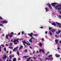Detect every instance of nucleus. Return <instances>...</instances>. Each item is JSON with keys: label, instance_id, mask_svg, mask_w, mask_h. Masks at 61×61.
Here are the masks:
<instances>
[{"label": "nucleus", "instance_id": "338daca9", "mask_svg": "<svg viewBox=\"0 0 61 61\" xmlns=\"http://www.w3.org/2000/svg\"><path fill=\"white\" fill-rule=\"evenodd\" d=\"M8 44H6V46H8Z\"/></svg>", "mask_w": 61, "mask_h": 61}, {"label": "nucleus", "instance_id": "f3484780", "mask_svg": "<svg viewBox=\"0 0 61 61\" xmlns=\"http://www.w3.org/2000/svg\"><path fill=\"white\" fill-rule=\"evenodd\" d=\"M53 57H51V58H49V60H53Z\"/></svg>", "mask_w": 61, "mask_h": 61}, {"label": "nucleus", "instance_id": "f704fd0d", "mask_svg": "<svg viewBox=\"0 0 61 61\" xmlns=\"http://www.w3.org/2000/svg\"><path fill=\"white\" fill-rule=\"evenodd\" d=\"M9 44H10V46H12V45H13V43H10Z\"/></svg>", "mask_w": 61, "mask_h": 61}, {"label": "nucleus", "instance_id": "6ab92c4d", "mask_svg": "<svg viewBox=\"0 0 61 61\" xmlns=\"http://www.w3.org/2000/svg\"><path fill=\"white\" fill-rule=\"evenodd\" d=\"M16 61V59L15 58H14L13 60V61Z\"/></svg>", "mask_w": 61, "mask_h": 61}, {"label": "nucleus", "instance_id": "0eeeda50", "mask_svg": "<svg viewBox=\"0 0 61 61\" xmlns=\"http://www.w3.org/2000/svg\"><path fill=\"white\" fill-rule=\"evenodd\" d=\"M46 5H48V6L50 8V9H52V7L51 6L50 4H49L47 3L46 4Z\"/></svg>", "mask_w": 61, "mask_h": 61}, {"label": "nucleus", "instance_id": "864d4df0", "mask_svg": "<svg viewBox=\"0 0 61 61\" xmlns=\"http://www.w3.org/2000/svg\"><path fill=\"white\" fill-rule=\"evenodd\" d=\"M41 49L40 50V51H39L40 53H41Z\"/></svg>", "mask_w": 61, "mask_h": 61}, {"label": "nucleus", "instance_id": "e433bc0d", "mask_svg": "<svg viewBox=\"0 0 61 61\" xmlns=\"http://www.w3.org/2000/svg\"><path fill=\"white\" fill-rule=\"evenodd\" d=\"M9 57L10 59H11V58H12V56H11V55H10L9 56Z\"/></svg>", "mask_w": 61, "mask_h": 61}, {"label": "nucleus", "instance_id": "79ce46f5", "mask_svg": "<svg viewBox=\"0 0 61 61\" xmlns=\"http://www.w3.org/2000/svg\"><path fill=\"white\" fill-rule=\"evenodd\" d=\"M11 34L12 35H14V33L12 32H11Z\"/></svg>", "mask_w": 61, "mask_h": 61}, {"label": "nucleus", "instance_id": "393cba45", "mask_svg": "<svg viewBox=\"0 0 61 61\" xmlns=\"http://www.w3.org/2000/svg\"><path fill=\"white\" fill-rule=\"evenodd\" d=\"M1 46H2V47H4L5 46L3 44H2Z\"/></svg>", "mask_w": 61, "mask_h": 61}, {"label": "nucleus", "instance_id": "a878e982", "mask_svg": "<svg viewBox=\"0 0 61 61\" xmlns=\"http://www.w3.org/2000/svg\"><path fill=\"white\" fill-rule=\"evenodd\" d=\"M9 48H10V49H13V47H9Z\"/></svg>", "mask_w": 61, "mask_h": 61}, {"label": "nucleus", "instance_id": "a18cd8bd", "mask_svg": "<svg viewBox=\"0 0 61 61\" xmlns=\"http://www.w3.org/2000/svg\"><path fill=\"white\" fill-rule=\"evenodd\" d=\"M52 29V28H51L50 27H49V30H51V29Z\"/></svg>", "mask_w": 61, "mask_h": 61}, {"label": "nucleus", "instance_id": "412c9836", "mask_svg": "<svg viewBox=\"0 0 61 61\" xmlns=\"http://www.w3.org/2000/svg\"><path fill=\"white\" fill-rule=\"evenodd\" d=\"M45 9L46 10V12H48V11H49V10L47 8H45Z\"/></svg>", "mask_w": 61, "mask_h": 61}, {"label": "nucleus", "instance_id": "ddd939ff", "mask_svg": "<svg viewBox=\"0 0 61 61\" xmlns=\"http://www.w3.org/2000/svg\"><path fill=\"white\" fill-rule=\"evenodd\" d=\"M23 58H26L27 57H28V56H23Z\"/></svg>", "mask_w": 61, "mask_h": 61}, {"label": "nucleus", "instance_id": "052dcab7", "mask_svg": "<svg viewBox=\"0 0 61 61\" xmlns=\"http://www.w3.org/2000/svg\"><path fill=\"white\" fill-rule=\"evenodd\" d=\"M59 43H60V44H61V41H60Z\"/></svg>", "mask_w": 61, "mask_h": 61}, {"label": "nucleus", "instance_id": "2eb2a0df", "mask_svg": "<svg viewBox=\"0 0 61 61\" xmlns=\"http://www.w3.org/2000/svg\"><path fill=\"white\" fill-rule=\"evenodd\" d=\"M51 24L52 25H54V26H56V24L55 23H52Z\"/></svg>", "mask_w": 61, "mask_h": 61}, {"label": "nucleus", "instance_id": "ea45409f", "mask_svg": "<svg viewBox=\"0 0 61 61\" xmlns=\"http://www.w3.org/2000/svg\"><path fill=\"white\" fill-rule=\"evenodd\" d=\"M17 44V43H16V42H14V45H16Z\"/></svg>", "mask_w": 61, "mask_h": 61}, {"label": "nucleus", "instance_id": "6e6552de", "mask_svg": "<svg viewBox=\"0 0 61 61\" xmlns=\"http://www.w3.org/2000/svg\"><path fill=\"white\" fill-rule=\"evenodd\" d=\"M18 46H17V47L16 48H14V49H13V51H15V50H16V49H18Z\"/></svg>", "mask_w": 61, "mask_h": 61}, {"label": "nucleus", "instance_id": "69168bd1", "mask_svg": "<svg viewBox=\"0 0 61 61\" xmlns=\"http://www.w3.org/2000/svg\"><path fill=\"white\" fill-rule=\"evenodd\" d=\"M42 40H43V41H44V39L43 38H42L41 39Z\"/></svg>", "mask_w": 61, "mask_h": 61}, {"label": "nucleus", "instance_id": "3c124183", "mask_svg": "<svg viewBox=\"0 0 61 61\" xmlns=\"http://www.w3.org/2000/svg\"><path fill=\"white\" fill-rule=\"evenodd\" d=\"M18 60H21V59L20 58H19L18 59Z\"/></svg>", "mask_w": 61, "mask_h": 61}, {"label": "nucleus", "instance_id": "9d476101", "mask_svg": "<svg viewBox=\"0 0 61 61\" xmlns=\"http://www.w3.org/2000/svg\"><path fill=\"white\" fill-rule=\"evenodd\" d=\"M23 48V46H22V45H21L20 46V47L19 48V50H20V49H21V48Z\"/></svg>", "mask_w": 61, "mask_h": 61}, {"label": "nucleus", "instance_id": "6e6d98bb", "mask_svg": "<svg viewBox=\"0 0 61 61\" xmlns=\"http://www.w3.org/2000/svg\"><path fill=\"white\" fill-rule=\"evenodd\" d=\"M13 40L12 39L11 40V42H13Z\"/></svg>", "mask_w": 61, "mask_h": 61}, {"label": "nucleus", "instance_id": "5fc2aeb1", "mask_svg": "<svg viewBox=\"0 0 61 61\" xmlns=\"http://www.w3.org/2000/svg\"><path fill=\"white\" fill-rule=\"evenodd\" d=\"M56 33L57 34V35H58L59 34H58V32H56Z\"/></svg>", "mask_w": 61, "mask_h": 61}, {"label": "nucleus", "instance_id": "c756f323", "mask_svg": "<svg viewBox=\"0 0 61 61\" xmlns=\"http://www.w3.org/2000/svg\"><path fill=\"white\" fill-rule=\"evenodd\" d=\"M39 59H40V61H43V60L41 58H39Z\"/></svg>", "mask_w": 61, "mask_h": 61}, {"label": "nucleus", "instance_id": "2f4dec72", "mask_svg": "<svg viewBox=\"0 0 61 61\" xmlns=\"http://www.w3.org/2000/svg\"><path fill=\"white\" fill-rule=\"evenodd\" d=\"M52 55H50L49 56H48V57H52Z\"/></svg>", "mask_w": 61, "mask_h": 61}, {"label": "nucleus", "instance_id": "dca6fc26", "mask_svg": "<svg viewBox=\"0 0 61 61\" xmlns=\"http://www.w3.org/2000/svg\"><path fill=\"white\" fill-rule=\"evenodd\" d=\"M31 58H32L30 57L29 58H27V60H26V61H29V59H31Z\"/></svg>", "mask_w": 61, "mask_h": 61}, {"label": "nucleus", "instance_id": "49530a36", "mask_svg": "<svg viewBox=\"0 0 61 61\" xmlns=\"http://www.w3.org/2000/svg\"><path fill=\"white\" fill-rule=\"evenodd\" d=\"M55 36L56 37H58V36H57L56 35H55Z\"/></svg>", "mask_w": 61, "mask_h": 61}, {"label": "nucleus", "instance_id": "c03bdc74", "mask_svg": "<svg viewBox=\"0 0 61 61\" xmlns=\"http://www.w3.org/2000/svg\"><path fill=\"white\" fill-rule=\"evenodd\" d=\"M6 37L7 39H8V36H7V35H6Z\"/></svg>", "mask_w": 61, "mask_h": 61}, {"label": "nucleus", "instance_id": "f257e3e1", "mask_svg": "<svg viewBox=\"0 0 61 61\" xmlns=\"http://www.w3.org/2000/svg\"><path fill=\"white\" fill-rule=\"evenodd\" d=\"M61 5H56L55 7V8L56 9H57L59 11H61Z\"/></svg>", "mask_w": 61, "mask_h": 61}, {"label": "nucleus", "instance_id": "603ef678", "mask_svg": "<svg viewBox=\"0 0 61 61\" xmlns=\"http://www.w3.org/2000/svg\"><path fill=\"white\" fill-rule=\"evenodd\" d=\"M21 33L22 35H24V32L22 31L21 32Z\"/></svg>", "mask_w": 61, "mask_h": 61}, {"label": "nucleus", "instance_id": "b1692460", "mask_svg": "<svg viewBox=\"0 0 61 61\" xmlns=\"http://www.w3.org/2000/svg\"><path fill=\"white\" fill-rule=\"evenodd\" d=\"M17 54L19 56V52L17 51Z\"/></svg>", "mask_w": 61, "mask_h": 61}, {"label": "nucleus", "instance_id": "cd10ccee", "mask_svg": "<svg viewBox=\"0 0 61 61\" xmlns=\"http://www.w3.org/2000/svg\"><path fill=\"white\" fill-rule=\"evenodd\" d=\"M61 32V30H58V33H60V32Z\"/></svg>", "mask_w": 61, "mask_h": 61}, {"label": "nucleus", "instance_id": "680f3d73", "mask_svg": "<svg viewBox=\"0 0 61 61\" xmlns=\"http://www.w3.org/2000/svg\"><path fill=\"white\" fill-rule=\"evenodd\" d=\"M47 32L46 31L45 32V34H47Z\"/></svg>", "mask_w": 61, "mask_h": 61}, {"label": "nucleus", "instance_id": "1a4fd4ad", "mask_svg": "<svg viewBox=\"0 0 61 61\" xmlns=\"http://www.w3.org/2000/svg\"><path fill=\"white\" fill-rule=\"evenodd\" d=\"M60 55H58L57 54H56L55 55V56L56 57H60Z\"/></svg>", "mask_w": 61, "mask_h": 61}, {"label": "nucleus", "instance_id": "4c0bfd02", "mask_svg": "<svg viewBox=\"0 0 61 61\" xmlns=\"http://www.w3.org/2000/svg\"><path fill=\"white\" fill-rule=\"evenodd\" d=\"M4 50L5 51L6 50V48H5V47L4 48Z\"/></svg>", "mask_w": 61, "mask_h": 61}, {"label": "nucleus", "instance_id": "bf43d9fd", "mask_svg": "<svg viewBox=\"0 0 61 61\" xmlns=\"http://www.w3.org/2000/svg\"><path fill=\"white\" fill-rule=\"evenodd\" d=\"M36 53H39V52H38V51H37Z\"/></svg>", "mask_w": 61, "mask_h": 61}, {"label": "nucleus", "instance_id": "4be33fe9", "mask_svg": "<svg viewBox=\"0 0 61 61\" xmlns=\"http://www.w3.org/2000/svg\"><path fill=\"white\" fill-rule=\"evenodd\" d=\"M56 23L57 24V25H61V24H60V23H59L57 22H56Z\"/></svg>", "mask_w": 61, "mask_h": 61}, {"label": "nucleus", "instance_id": "39448f33", "mask_svg": "<svg viewBox=\"0 0 61 61\" xmlns=\"http://www.w3.org/2000/svg\"><path fill=\"white\" fill-rule=\"evenodd\" d=\"M19 39H16V40H14L13 41V43H15V42H19Z\"/></svg>", "mask_w": 61, "mask_h": 61}, {"label": "nucleus", "instance_id": "bb28decb", "mask_svg": "<svg viewBox=\"0 0 61 61\" xmlns=\"http://www.w3.org/2000/svg\"><path fill=\"white\" fill-rule=\"evenodd\" d=\"M40 46H42V43H40Z\"/></svg>", "mask_w": 61, "mask_h": 61}, {"label": "nucleus", "instance_id": "de8ad7c7", "mask_svg": "<svg viewBox=\"0 0 61 61\" xmlns=\"http://www.w3.org/2000/svg\"><path fill=\"white\" fill-rule=\"evenodd\" d=\"M40 28H41V29H42L43 28V26H41V27H40Z\"/></svg>", "mask_w": 61, "mask_h": 61}, {"label": "nucleus", "instance_id": "58836bf2", "mask_svg": "<svg viewBox=\"0 0 61 61\" xmlns=\"http://www.w3.org/2000/svg\"><path fill=\"white\" fill-rule=\"evenodd\" d=\"M29 42H31V43H32V40H29Z\"/></svg>", "mask_w": 61, "mask_h": 61}, {"label": "nucleus", "instance_id": "4468645a", "mask_svg": "<svg viewBox=\"0 0 61 61\" xmlns=\"http://www.w3.org/2000/svg\"><path fill=\"white\" fill-rule=\"evenodd\" d=\"M25 43L26 44H27V45H28V46H30V43H27L26 42H25Z\"/></svg>", "mask_w": 61, "mask_h": 61}, {"label": "nucleus", "instance_id": "aec40b11", "mask_svg": "<svg viewBox=\"0 0 61 61\" xmlns=\"http://www.w3.org/2000/svg\"><path fill=\"white\" fill-rule=\"evenodd\" d=\"M55 41L56 43L57 44H58V40H56Z\"/></svg>", "mask_w": 61, "mask_h": 61}, {"label": "nucleus", "instance_id": "20e7f679", "mask_svg": "<svg viewBox=\"0 0 61 61\" xmlns=\"http://www.w3.org/2000/svg\"><path fill=\"white\" fill-rule=\"evenodd\" d=\"M56 4H58V3H51V5L52 6L54 7L56 5Z\"/></svg>", "mask_w": 61, "mask_h": 61}, {"label": "nucleus", "instance_id": "37998d69", "mask_svg": "<svg viewBox=\"0 0 61 61\" xmlns=\"http://www.w3.org/2000/svg\"><path fill=\"white\" fill-rule=\"evenodd\" d=\"M49 53H50V52H47V53L46 54V55H47V54H49Z\"/></svg>", "mask_w": 61, "mask_h": 61}, {"label": "nucleus", "instance_id": "473e14b6", "mask_svg": "<svg viewBox=\"0 0 61 61\" xmlns=\"http://www.w3.org/2000/svg\"><path fill=\"white\" fill-rule=\"evenodd\" d=\"M33 36H37V34H34L33 35Z\"/></svg>", "mask_w": 61, "mask_h": 61}, {"label": "nucleus", "instance_id": "7c9ffc66", "mask_svg": "<svg viewBox=\"0 0 61 61\" xmlns=\"http://www.w3.org/2000/svg\"><path fill=\"white\" fill-rule=\"evenodd\" d=\"M50 35H51V36H52L53 35V34H52V33L51 32H50Z\"/></svg>", "mask_w": 61, "mask_h": 61}, {"label": "nucleus", "instance_id": "72a5a7b5", "mask_svg": "<svg viewBox=\"0 0 61 61\" xmlns=\"http://www.w3.org/2000/svg\"><path fill=\"white\" fill-rule=\"evenodd\" d=\"M32 58H33V59H35H35H36V57H33Z\"/></svg>", "mask_w": 61, "mask_h": 61}, {"label": "nucleus", "instance_id": "f03ea898", "mask_svg": "<svg viewBox=\"0 0 61 61\" xmlns=\"http://www.w3.org/2000/svg\"><path fill=\"white\" fill-rule=\"evenodd\" d=\"M28 35L29 36H30V37H31L32 39H34V37H33V33H31L30 34H28Z\"/></svg>", "mask_w": 61, "mask_h": 61}, {"label": "nucleus", "instance_id": "423d86ee", "mask_svg": "<svg viewBox=\"0 0 61 61\" xmlns=\"http://www.w3.org/2000/svg\"><path fill=\"white\" fill-rule=\"evenodd\" d=\"M3 57H2V58L3 60H5V58L7 57V56L4 55Z\"/></svg>", "mask_w": 61, "mask_h": 61}, {"label": "nucleus", "instance_id": "4d7b16f0", "mask_svg": "<svg viewBox=\"0 0 61 61\" xmlns=\"http://www.w3.org/2000/svg\"><path fill=\"white\" fill-rule=\"evenodd\" d=\"M57 49H60V48L59 47L57 48Z\"/></svg>", "mask_w": 61, "mask_h": 61}, {"label": "nucleus", "instance_id": "a19ab883", "mask_svg": "<svg viewBox=\"0 0 61 61\" xmlns=\"http://www.w3.org/2000/svg\"><path fill=\"white\" fill-rule=\"evenodd\" d=\"M59 18H60L61 19V15H59Z\"/></svg>", "mask_w": 61, "mask_h": 61}, {"label": "nucleus", "instance_id": "13d9d810", "mask_svg": "<svg viewBox=\"0 0 61 61\" xmlns=\"http://www.w3.org/2000/svg\"><path fill=\"white\" fill-rule=\"evenodd\" d=\"M11 53H12V51H10V54H11Z\"/></svg>", "mask_w": 61, "mask_h": 61}, {"label": "nucleus", "instance_id": "5701e85b", "mask_svg": "<svg viewBox=\"0 0 61 61\" xmlns=\"http://www.w3.org/2000/svg\"><path fill=\"white\" fill-rule=\"evenodd\" d=\"M51 31L52 32H54L56 31V30H51Z\"/></svg>", "mask_w": 61, "mask_h": 61}, {"label": "nucleus", "instance_id": "9b49d317", "mask_svg": "<svg viewBox=\"0 0 61 61\" xmlns=\"http://www.w3.org/2000/svg\"><path fill=\"white\" fill-rule=\"evenodd\" d=\"M25 42H26V41H25V40L24 41H22V42L23 43V45H24V46H25Z\"/></svg>", "mask_w": 61, "mask_h": 61}, {"label": "nucleus", "instance_id": "7ed1b4c3", "mask_svg": "<svg viewBox=\"0 0 61 61\" xmlns=\"http://www.w3.org/2000/svg\"><path fill=\"white\" fill-rule=\"evenodd\" d=\"M0 22L2 23V24H6L8 23V21L7 20H4L2 21H1Z\"/></svg>", "mask_w": 61, "mask_h": 61}, {"label": "nucleus", "instance_id": "e2e57ef3", "mask_svg": "<svg viewBox=\"0 0 61 61\" xmlns=\"http://www.w3.org/2000/svg\"><path fill=\"white\" fill-rule=\"evenodd\" d=\"M0 26H2V25L1 24V23H0Z\"/></svg>", "mask_w": 61, "mask_h": 61}, {"label": "nucleus", "instance_id": "09e8293b", "mask_svg": "<svg viewBox=\"0 0 61 61\" xmlns=\"http://www.w3.org/2000/svg\"><path fill=\"white\" fill-rule=\"evenodd\" d=\"M0 19H3V18L1 16H0Z\"/></svg>", "mask_w": 61, "mask_h": 61}, {"label": "nucleus", "instance_id": "774afa93", "mask_svg": "<svg viewBox=\"0 0 61 61\" xmlns=\"http://www.w3.org/2000/svg\"><path fill=\"white\" fill-rule=\"evenodd\" d=\"M6 53H8V51H7L6 52Z\"/></svg>", "mask_w": 61, "mask_h": 61}, {"label": "nucleus", "instance_id": "0e129e2a", "mask_svg": "<svg viewBox=\"0 0 61 61\" xmlns=\"http://www.w3.org/2000/svg\"><path fill=\"white\" fill-rule=\"evenodd\" d=\"M18 35H20V33H19L18 34Z\"/></svg>", "mask_w": 61, "mask_h": 61}, {"label": "nucleus", "instance_id": "f8f14e48", "mask_svg": "<svg viewBox=\"0 0 61 61\" xmlns=\"http://www.w3.org/2000/svg\"><path fill=\"white\" fill-rule=\"evenodd\" d=\"M44 60H49V58L45 57V59H44Z\"/></svg>", "mask_w": 61, "mask_h": 61}, {"label": "nucleus", "instance_id": "c85d7f7f", "mask_svg": "<svg viewBox=\"0 0 61 61\" xmlns=\"http://www.w3.org/2000/svg\"><path fill=\"white\" fill-rule=\"evenodd\" d=\"M25 52H27V49H25Z\"/></svg>", "mask_w": 61, "mask_h": 61}, {"label": "nucleus", "instance_id": "c9c22d12", "mask_svg": "<svg viewBox=\"0 0 61 61\" xmlns=\"http://www.w3.org/2000/svg\"><path fill=\"white\" fill-rule=\"evenodd\" d=\"M12 35L10 34V37L11 38V37H12Z\"/></svg>", "mask_w": 61, "mask_h": 61}, {"label": "nucleus", "instance_id": "8fccbe9b", "mask_svg": "<svg viewBox=\"0 0 61 61\" xmlns=\"http://www.w3.org/2000/svg\"><path fill=\"white\" fill-rule=\"evenodd\" d=\"M10 35H11V33L10 34H8L7 36H10Z\"/></svg>", "mask_w": 61, "mask_h": 61}, {"label": "nucleus", "instance_id": "a211bd4d", "mask_svg": "<svg viewBox=\"0 0 61 61\" xmlns=\"http://www.w3.org/2000/svg\"><path fill=\"white\" fill-rule=\"evenodd\" d=\"M41 51L43 53H45V52L44 51V50L43 49H41Z\"/></svg>", "mask_w": 61, "mask_h": 61}]
</instances>
